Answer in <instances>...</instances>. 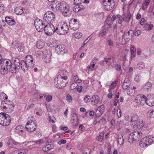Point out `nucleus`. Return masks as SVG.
I'll list each match as a JSON object with an SVG mask.
<instances>
[{"label": "nucleus", "mask_w": 154, "mask_h": 154, "mask_svg": "<svg viewBox=\"0 0 154 154\" xmlns=\"http://www.w3.org/2000/svg\"><path fill=\"white\" fill-rule=\"evenodd\" d=\"M154 142V137L148 136L144 137L140 142L139 145L141 147H145L150 145Z\"/></svg>", "instance_id": "1"}, {"label": "nucleus", "mask_w": 154, "mask_h": 154, "mask_svg": "<svg viewBox=\"0 0 154 154\" xmlns=\"http://www.w3.org/2000/svg\"><path fill=\"white\" fill-rule=\"evenodd\" d=\"M8 103H6V101L5 100H3L2 101L1 107V108H2L3 110H4V111H8V112H9V110H8Z\"/></svg>", "instance_id": "26"}, {"label": "nucleus", "mask_w": 154, "mask_h": 154, "mask_svg": "<svg viewBox=\"0 0 154 154\" xmlns=\"http://www.w3.org/2000/svg\"><path fill=\"white\" fill-rule=\"evenodd\" d=\"M82 33L80 32L77 33L75 35V36L76 38H80L82 37Z\"/></svg>", "instance_id": "55"}, {"label": "nucleus", "mask_w": 154, "mask_h": 154, "mask_svg": "<svg viewBox=\"0 0 154 154\" xmlns=\"http://www.w3.org/2000/svg\"><path fill=\"white\" fill-rule=\"evenodd\" d=\"M139 119V116L136 115H134L133 116L131 117V123L133 124H135L136 123V122L137 121V120Z\"/></svg>", "instance_id": "34"}, {"label": "nucleus", "mask_w": 154, "mask_h": 154, "mask_svg": "<svg viewBox=\"0 0 154 154\" xmlns=\"http://www.w3.org/2000/svg\"><path fill=\"white\" fill-rule=\"evenodd\" d=\"M21 68L22 69L24 72H26L27 71L28 67L29 66H31L28 63H26L24 60H22L20 61V65Z\"/></svg>", "instance_id": "19"}, {"label": "nucleus", "mask_w": 154, "mask_h": 154, "mask_svg": "<svg viewBox=\"0 0 154 154\" xmlns=\"http://www.w3.org/2000/svg\"><path fill=\"white\" fill-rule=\"evenodd\" d=\"M116 19V16H115L114 14L108 16L106 20V23L107 24L108 26L110 27L111 26V23L113 22Z\"/></svg>", "instance_id": "17"}, {"label": "nucleus", "mask_w": 154, "mask_h": 154, "mask_svg": "<svg viewBox=\"0 0 154 154\" xmlns=\"http://www.w3.org/2000/svg\"><path fill=\"white\" fill-rule=\"evenodd\" d=\"M137 67L139 69H141L145 67L144 63L143 62H139L137 65Z\"/></svg>", "instance_id": "40"}, {"label": "nucleus", "mask_w": 154, "mask_h": 154, "mask_svg": "<svg viewBox=\"0 0 154 154\" xmlns=\"http://www.w3.org/2000/svg\"><path fill=\"white\" fill-rule=\"evenodd\" d=\"M83 0H74L73 3L74 4H80L82 3Z\"/></svg>", "instance_id": "53"}, {"label": "nucleus", "mask_w": 154, "mask_h": 154, "mask_svg": "<svg viewBox=\"0 0 154 154\" xmlns=\"http://www.w3.org/2000/svg\"><path fill=\"white\" fill-rule=\"evenodd\" d=\"M0 96L1 97L3 96V98H5V100L6 101L7 103H8V105H10V104H12V103L10 102L9 101H7L8 97L7 95L4 92L1 93L0 94Z\"/></svg>", "instance_id": "32"}, {"label": "nucleus", "mask_w": 154, "mask_h": 154, "mask_svg": "<svg viewBox=\"0 0 154 154\" xmlns=\"http://www.w3.org/2000/svg\"><path fill=\"white\" fill-rule=\"evenodd\" d=\"M103 5L104 9L107 11H109L113 8L115 6V3L113 1L111 0H104Z\"/></svg>", "instance_id": "10"}, {"label": "nucleus", "mask_w": 154, "mask_h": 154, "mask_svg": "<svg viewBox=\"0 0 154 154\" xmlns=\"http://www.w3.org/2000/svg\"><path fill=\"white\" fill-rule=\"evenodd\" d=\"M135 81L137 82H138L140 81V77L138 75H136L134 79Z\"/></svg>", "instance_id": "57"}, {"label": "nucleus", "mask_w": 154, "mask_h": 154, "mask_svg": "<svg viewBox=\"0 0 154 154\" xmlns=\"http://www.w3.org/2000/svg\"><path fill=\"white\" fill-rule=\"evenodd\" d=\"M69 26L72 29L75 31L79 27V22L69 23Z\"/></svg>", "instance_id": "21"}, {"label": "nucleus", "mask_w": 154, "mask_h": 154, "mask_svg": "<svg viewBox=\"0 0 154 154\" xmlns=\"http://www.w3.org/2000/svg\"><path fill=\"white\" fill-rule=\"evenodd\" d=\"M15 129L19 134H20V132H24L26 131L24 127L22 125L17 126L16 127Z\"/></svg>", "instance_id": "29"}, {"label": "nucleus", "mask_w": 154, "mask_h": 154, "mask_svg": "<svg viewBox=\"0 0 154 154\" xmlns=\"http://www.w3.org/2000/svg\"><path fill=\"white\" fill-rule=\"evenodd\" d=\"M52 97L51 95H48L47 96L46 100L47 101L50 102L52 99Z\"/></svg>", "instance_id": "60"}, {"label": "nucleus", "mask_w": 154, "mask_h": 154, "mask_svg": "<svg viewBox=\"0 0 154 154\" xmlns=\"http://www.w3.org/2000/svg\"><path fill=\"white\" fill-rule=\"evenodd\" d=\"M152 86V84L151 82H148L145 84L143 88L144 90L146 91L150 88Z\"/></svg>", "instance_id": "36"}, {"label": "nucleus", "mask_w": 154, "mask_h": 154, "mask_svg": "<svg viewBox=\"0 0 154 154\" xmlns=\"http://www.w3.org/2000/svg\"><path fill=\"white\" fill-rule=\"evenodd\" d=\"M14 11L17 15H21L23 12V7H17L14 10Z\"/></svg>", "instance_id": "25"}, {"label": "nucleus", "mask_w": 154, "mask_h": 154, "mask_svg": "<svg viewBox=\"0 0 154 154\" xmlns=\"http://www.w3.org/2000/svg\"><path fill=\"white\" fill-rule=\"evenodd\" d=\"M11 119L10 116L5 112L0 113V124L3 126H7L10 123Z\"/></svg>", "instance_id": "3"}, {"label": "nucleus", "mask_w": 154, "mask_h": 154, "mask_svg": "<svg viewBox=\"0 0 154 154\" xmlns=\"http://www.w3.org/2000/svg\"><path fill=\"white\" fill-rule=\"evenodd\" d=\"M44 28L45 33L48 35H51L56 32V28L51 23H48Z\"/></svg>", "instance_id": "7"}, {"label": "nucleus", "mask_w": 154, "mask_h": 154, "mask_svg": "<svg viewBox=\"0 0 154 154\" xmlns=\"http://www.w3.org/2000/svg\"><path fill=\"white\" fill-rule=\"evenodd\" d=\"M104 133H100L98 136V141L100 142H102L103 139Z\"/></svg>", "instance_id": "49"}, {"label": "nucleus", "mask_w": 154, "mask_h": 154, "mask_svg": "<svg viewBox=\"0 0 154 154\" xmlns=\"http://www.w3.org/2000/svg\"><path fill=\"white\" fill-rule=\"evenodd\" d=\"M153 28V26L152 24H145L144 26V29L147 30H152Z\"/></svg>", "instance_id": "35"}, {"label": "nucleus", "mask_w": 154, "mask_h": 154, "mask_svg": "<svg viewBox=\"0 0 154 154\" xmlns=\"http://www.w3.org/2000/svg\"><path fill=\"white\" fill-rule=\"evenodd\" d=\"M24 61L26 63H28L32 67L33 66V58L31 55H29L26 56L25 57Z\"/></svg>", "instance_id": "20"}, {"label": "nucleus", "mask_w": 154, "mask_h": 154, "mask_svg": "<svg viewBox=\"0 0 154 154\" xmlns=\"http://www.w3.org/2000/svg\"><path fill=\"white\" fill-rule=\"evenodd\" d=\"M44 61L46 63H49L51 60V53L49 51L45 50L42 52Z\"/></svg>", "instance_id": "13"}, {"label": "nucleus", "mask_w": 154, "mask_h": 154, "mask_svg": "<svg viewBox=\"0 0 154 154\" xmlns=\"http://www.w3.org/2000/svg\"><path fill=\"white\" fill-rule=\"evenodd\" d=\"M59 5L60 10L62 12V14L64 16H69L70 14L69 9L67 6L66 2L62 1L56 3Z\"/></svg>", "instance_id": "2"}, {"label": "nucleus", "mask_w": 154, "mask_h": 154, "mask_svg": "<svg viewBox=\"0 0 154 154\" xmlns=\"http://www.w3.org/2000/svg\"><path fill=\"white\" fill-rule=\"evenodd\" d=\"M41 42L40 41L39 42H38L36 44V47L38 49H41L43 47V45L41 44L40 43Z\"/></svg>", "instance_id": "54"}, {"label": "nucleus", "mask_w": 154, "mask_h": 154, "mask_svg": "<svg viewBox=\"0 0 154 154\" xmlns=\"http://www.w3.org/2000/svg\"><path fill=\"white\" fill-rule=\"evenodd\" d=\"M78 84L76 83H73L70 86V89L72 90H73L76 88Z\"/></svg>", "instance_id": "51"}, {"label": "nucleus", "mask_w": 154, "mask_h": 154, "mask_svg": "<svg viewBox=\"0 0 154 154\" xmlns=\"http://www.w3.org/2000/svg\"><path fill=\"white\" fill-rule=\"evenodd\" d=\"M127 94L129 96H132L133 95V90L132 88L130 89H127Z\"/></svg>", "instance_id": "44"}, {"label": "nucleus", "mask_w": 154, "mask_h": 154, "mask_svg": "<svg viewBox=\"0 0 154 154\" xmlns=\"http://www.w3.org/2000/svg\"><path fill=\"white\" fill-rule=\"evenodd\" d=\"M142 133L140 131H136L131 133L128 137V142L130 143L138 141L142 136Z\"/></svg>", "instance_id": "4"}, {"label": "nucleus", "mask_w": 154, "mask_h": 154, "mask_svg": "<svg viewBox=\"0 0 154 154\" xmlns=\"http://www.w3.org/2000/svg\"><path fill=\"white\" fill-rule=\"evenodd\" d=\"M95 63H91V64L90 66L88 67L89 69H90L91 70H94L96 69V68H95Z\"/></svg>", "instance_id": "42"}, {"label": "nucleus", "mask_w": 154, "mask_h": 154, "mask_svg": "<svg viewBox=\"0 0 154 154\" xmlns=\"http://www.w3.org/2000/svg\"><path fill=\"white\" fill-rule=\"evenodd\" d=\"M66 100L68 102L71 103L72 101V98L69 94H67L66 96Z\"/></svg>", "instance_id": "50"}, {"label": "nucleus", "mask_w": 154, "mask_h": 154, "mask_svg": "<svg viewBox=\"0 0 154 154\" xmlns=\"http://www.w3.org/2000/svg\"><path fill=\"white\" fill-rule=\"evenodd\" d=\"M117 82V80H116L113 82H112L110 84V86L113 87H115L116 86Z\"/></svg>", "instance_id": "63"}, {"label": "nucleus", "mask_w": 154, "mask_h": 154, "mask_svg": "<svg viewBox=\"0 0 154 154\" xmlns=\"http://www.w3.org/2000/svg\"><path fill=\"white\" fill-rule=\"evenodd\" d=\"M148 113L149 114L150 118H154V109L149 110L148 111Z\"/></svg>", "instance_id": "48"}, {"label": "nucleus", "mask_w": 154, "mask_h": 154, "mask_svg": "<svg viewBox=\"0 0 154 154\" xmlns=\"http://www.w3.org/2000/svg\"><path fill=\"white\" fill-rule=\"evenodd\" d=\"M106 32V31H103L102 30L101 31L99 34V36L101 37H103L105 35Z\"/></svg>", "instance_id": "56"}, {"label": "nucleus", "mask_w": 154, "mask_h": 154, "mask_svg": "<svg viewBox=\"0 0 154 154\" xmlns=\"http://www.w3.org/2000/svg\"><path fill=\"white\" fill-rule=\"evenodd\" d=\"M103 113L102 112H100V111H99L98 110H97L96 112V113L95 114V118L97 119V118H98L100 116H101L102 114H103Z\"/></svg>", "instance_id": "41"}, {"label": "nucleus", "mask_w": 154, "mask_h": 154, "mask_svg": "<svg viewBox=\"0 0 154 154\" xmlns=\"http://www.w3.org/2000/svg\"><path fill=\"white\" fill-rule=\"evenodd\" d=\"M115 67L116 69L118 71H121V66L119 64H117L116 65Z\"/></svg>", "instance_id": "61"}, {"label": "nucleus", "mask_w": 154, "mask_h": 154, "mask_svg": "<svg viewBox=\"0 0 154 154\" xmlns=\"http://www.w3.org/2000/svg\"><path fill=\"white\" fill-rule=\"evenodd\" d=\"M14 109V106L12 104H10V105H8V110H9L10 112H11Z\"/></svg>", "instance_id": "46"}, {"label": "nucleus", "mask_w": 154, "mask_h": 154, "mask_svg": "<svg viewBox=\"0 0 154 154\" xmlns=\"http://www.w3.org/2000/svg\"><path fill=\"white\" fill-rule=\"evenodd\" d=\"M5 22L9 25L13 26L15 24L14 20L9 17H6L5 19Z\"/></svg>", "instance_id": "23"}, {"label": "nucleus", "mask_w": 154, "mask_h": 154, "mask_svg": "<svg viewBox=\"0 0 154 154\" xmlns=\"http://www.w3.org/2000/svg\"><path fill=\"white\" fill-rule=\"evenodd\" d=\"M82 86H79L77 88V90L79 93H81L82 91Z\"/></svg>", "instance_id": "64"}, {"label": "nucleus", "mask_w": 154, "mask_h": 154, "mask_svg": "<svg viewBox=\"0 0 154 154\" xmlns=\"http://www.w3.org/2000/svg\"><path fill=\"white\" fill-rule=\"evenodd\" d=\"M55 18L54 13L52 12L48 11L45 14L44 20L47 23H51L54 21Z\"/></svg>", "instance_id": "6"}, {"label": "nucleus", "mask_w": 154, "mask_h": 154, "mask_svg": "<svg viewBox=\"0 0 154 154\" xmlns=\"http://www.w3.org/2000/svg\"><path fill=\"white\" fill-rule=\"evenodd\" d=\"M56 51L58 54H63L65 53L66 50L64 48L62 47L61 45H57L56 47Z\"/></svg>", "instance_id": "22"}, {"label": "nucleus", "mask_w": 154, "mask_h": 154, "mask_svg": "<svg viewBox=\"0 0 154 154\" xmlns=\"http://www.w3.org/2000/svg\"><path fill=\"white\" fill-rule=\"evenodd\" d=\"M130 85V82L128 78H126L123 82L122 88L124 89H127Z\"/></svg>", "instance_id": "27"}, {"label": "nucleus", "mask_w": 154, "mask_h": 154, "mask_svg": "<svg viewBox=\"0 0 154 154\" xmlns=\"http://www.w3.org/2000/svg\"><path fill=\"white\" fill-rule=\"evenodd\" d=\"M34 24L37 30L41 32L44 29V25L42 20L39 19H36L35 20Z\"/></svg>", "instance_id": "11"}, {"label": "nucleus", "mask_w": 154, "mask_h": 154, "mask_svg": "<svg viewBox=\"0 0 154 154\" xmlns=\"http://www.w3.org/2000/svg\"><path fill=\"white\" fill-rule=\"evenodd\" d=\"M111 60L112 59L111 57L104 58L103 60H102V62H105L106 63L108 64L109 65H111L112 63V62L111 61Z\"/></svg>", "instance_id": "37"}, {"label": "nucleus", "mask_w": 154, "mask_h": 154, "mask_svg": "<svg viewBox=\"0 0 154 154\" xmlns=\"http://www.w3.org/2000/svg\"><path fill=\"white\" fill-rule=\"evenodd\" d=\"M56 32L60 35L66 34L69 30L68 25L66 23H64L61 25L58 26L56 28Z\"/></svg>", "instance_id": "5"}, {"label": "nucleus", "mask_w": 154, "mask_h": 154, "mask_svg": "<svg viewBox=\"0 0 154 154\" xmlns=\"http://www.w3.org/2000/svg\"><path fill=\"white\" fill-rule=\"evenodd\" d=\"M54 145L52 144H49L44 146L42 150L43 151L47 152L52 149L54 148Z\"/></svg>", "instance_id": "28"}, {"label": "nucleus", "mask_w": 154, "mask_h": 154, "mask_svg": "<svg viewBox=\"0 0 154 154\" xmlns=\"http://www.w3.org/2000/svg\"><path fill=\"white\" fill-rule=\"evenodd\" d=\"M66 142V141L65 140H62L58 142V144L59 145H61L62 144H64Z\"/></svg>", "instance_id": "62"}, {"label": "nucleus", "mask_w": 154, "mask_h": 154, "mask_svg": "<svg viewBox=\"0 0 154 154\" xmlns=\"http://www.w3.org/2000/svg\"><path fill=\"white\" fill-rule=\"evenodd\" d=\"M135 125L138 128H141L143 127L144 125V122L141 120H139L137 121L136 123H135Z\"/></svg>", "instance_id": "30"}, {"label": "nucleus", "mask_w": 154, "mask_h": 154, "mask_svg": "<svg viewBox=\"0 0 154 154\" xmlns=\"http://www.w3.org/2000/svg\"><path fill=\"white\" fill-rule=\"evenodd\" d=\"M91 102L92 103V104L95 106H97L98 103L100 104L101 103V102L100 101L99 96L96 95L92 96L91 99Z\"/></svg>", "instance_id": "18"}, {"label": "nucleus", "mask_w": 154, "mask_h": 154, "mask_svg": "<svg viewBox=\"0 0 154 154\" xmlns=\"http://www.w3.org/2000/svg\"><path fill=\"white\" fill-rule=\"evenodd\" d=\"M104 106L103 105L100 106L97 109V110H98L100 112H102L103 113L104 110Z\"/></svg>", "instance_id": "52"}, {"label": "nucleus", "mask_w": 154, "mask_h": 154, "mask_svg": "<svg viewBox=\"0 0 154 154\" xmlns=\"http://www.w3.org/2000/svg\"><path fill=\"white\" fill-rule=\"evenodd\" d=\"M59 75H58V78L60 80L61 79V78H63V80L65 81L66 80L69 76V73L65 69H60L58 72Z\"/></svg>", "instance_id": "12"}, {"label": "nucleus", "mask_w": 154, "mask_h": 154, "mask_svg": "<svg viewBox=\"0 0 154 154\" xmlns=\"http://www.w3.org/2000/svg\"><path fill=\"white\" fill-rule=\"evenodd\" d=\"M131 117H129L127 115L125 117V120L126 121L131 122Z\"/></svg>", "instance_id": "59"}, {"label": "nucleus", "mask_w": 154, "mask_h": 154, "mask_svg": "<svg viewBox=\"0 0 154 154\" xmlns=\"http://www.w3.org/2000/svg\"><path fill=\"white\" fill-rule=\"evenodd\" d=\"M117 19L119 24H121L124 20V18L122 16L119 15H116Z\"/></svg>", "instance_id": "39"}, {"label": "nucleus", "mask_w": 154, "mask_h": 154, "mask_svg": "<svg viewBox=\"0 0 154 154\" xmlns=\"http://www.w3.org/2000/svg\"><path fill=\"white\" fill-rule=\"evenodd\" d=\"M61 79L60 80L57 76L54 79V83L55 86L58 89H60L61 87H65L66 85L67 82L66 80H63V78H61Z\"/></svg>", "instance_id": "8"}, {"label": "nucleus", "mask_w": 154, "mask_h": 154, "mask_svg": "<svg viewBox=\"0 0 154 154\" xmlns=\"http://www.w3.org/2000/svg\"><path fill=\"white\" fill-rule=\"evenodd\" d=\"M146 96L145 95H142L140 94L136 96L135 101L138 104H140L143 103V102H145Z\"/></svg>", "instance_id": "16"}, {"label": "nucleus", "mask_w": 154, "mask_h": 154, "mask_svg": "<svg viewBox=\"0 0 154 154\" xmlns=\"http://www.w3.org/2000/svg\"><path fill=\"white\" fill-rule=\"evenodd\" d=\"M126 32L129 36L132 37L134 35V32L133 30H130L128 32Z\"/></svg>", "instance_id": "58"}, {"label": "nucleus", "mask_w": 154, "mask_h": 154, "mask_svg": "<svg viewBox=\"0 0 154 154\" xmlns=\"http://www.w3.org/2000/svg\"><path fill=\"white\" fill-rule=\"evenodd\" d=\"M72 125L74 126H76L78 125L79 123V120L77 119H72Z\"/></svg>", "instance_id": "47"}, {"label": "nucleus", "mask_w": 154, "mask_h": 154, "mask_svg": "<svg viewBox=\"0 0 154 154\" xmlns=\"http://www.w3.org/2000/svg\"><path fill=\"white\" fill-rule=\"evenodd\" d=\"M13 71L14 74H15L18 72V70L20 68V62L19 59L17 57L13 58Z\"/></svg>", "instance_id": "9"}, {"label": "nucleus", "mask_w": 154, "mask_h": 154, "mask_svg": "<svg viewBox=\"0 0 154 154\" xmlns=\"http://www.w3.org/2000/svg\"><path fill=\"white\" fill-rule=\"evenodd\" d=\"M145 102L150 106H154V96L149 95L146 98Z\"/></svg>", "instance_id": "14"}, {"label": "nucleus", "mask_w": 154, "mask_h": 154, "mask_svg": "<svg viewBox=\"0 0 154 154\" xmlns=\"http://www.w3.org/2000/svg\"><path fill=\"white\" fill-rule=\"evenodd\" d=\"M118 142L120 145L122 144L124 142V140L123 136L122 135H119L118 136Z\"/></svg>", "instance_id": "38"}, {"label": "nucleus", "mask_w": 154, "mask_h": 154, "mask_svg": "<svg viewBox=\"0 0 154 154\" xmlns=\"http://www.w3.org/2000/svg\"><path fill=\"white\" fill-rule=\"evenodd\" d=\"M36 127V125L35 123H32L31 124H26L25 128L26 130L29 132L33 131Z\"/></svg>", "instance_id": "15"}, {"label": "nucleus", "mask_w": 154, "mask_h": 154, "mask_svg": "<svg viewBox=\"0 0 154 154\" xmlns=\"http://www.w3.org/2000/svg\"><path fill=\"white\" fill-rule=\"evenodd\" d=\"M58 5H57L56 4L53 5L52 6V8H53V10L54 11H57L59 9H60V8L59 7V5L57 6Z\"/></svg>", "instance_id": "43"}, {"label": "nucleus", "mask_w": 154, "mask_h": 154, "mask_svg": "<svg viewBox=\"0 0 154 154\" xmlns=\"http://www.w3.org/2000/svg\"><path fill=\"white\" fill-rule=\"evenodd\" d=\"M6 65L5 66L6 67L8 68L9 69V71L12 73L14 74L13 71V64H12L11 61L9 60H8L5 62Z\"/></svg>", "instance_id": "24"}, {"label": "nucleus", "mask_w": 154, "mask_h": 154, "mask_svg": "<svg viewBox=\"0 0 154 154\" xmlns=\"http://www.w3.org/2000/svg\"><path fill=\"white\" fill-rule=\"evenodd\" d=\"M91 100V97L89 95H86L84 98V100L86 103L89 102Z\"/></svg>", "instance_id": "45"}, {"label": "nucleus", "mask_w": 154, "mask_h": 154, "mask_svg": "<svg viewBox=\"0 0 154 154\" xmlns=\"http://www.w3.org/2000/svg\"><path fill=\"white\" fill-rule=\"evenodd\" d=\"M6 67L2 68L1 69V73L3 75H5L8 73V70H9V69L8 68Z\"/></svg>", "instance_id": "33"}, {"label": "nucleus", "mask_w": 154, "mask_h": 154, "mask_svg": "<svg viewBox=\"0 0 154 154\" xmlns=\"http://www.w3.org/2000/svg\"><path fill=\"white\" fill-rule=\"evenodd\" d=\"M122 41L124 40L125 42H128L130 40L129 36L126 32H124V34L122 36Z\"/></svg>", "instance_id": "31"}]
</instances>
